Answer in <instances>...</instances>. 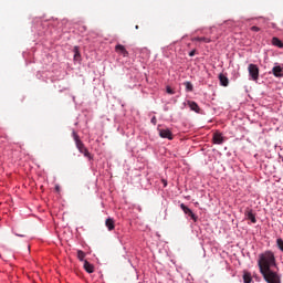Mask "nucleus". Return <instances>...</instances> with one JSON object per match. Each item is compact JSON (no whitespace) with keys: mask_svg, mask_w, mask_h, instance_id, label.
Masks as SVG:
<instances>
[{"mask_svg":"<svg viewBox=\"0 0 283 283\" xmlns=\"http://www.w3.org/2000/svg\"><path fill=\"white\" fill-rule=\"evenodd\" d=\"M275 265H276L275 253H273V251L268 250L259 254V260H258L259 271H266L269 269H273V266Z\"/></svg>","mask_w":283,"mask_h":283,"instance_id":"1","label":"nucleus"},{"mask_svg":"<svg viewBox=\"0 0 283 283\" xmlns=\"http://www.w3.org/2000/svg\"><path fill=\"white\" fill-rule=\"evenodd\" d=\"M260 273L266 283H282V276L272 269L261 270Z\"/></svg>","mask_w":283,"mask_h":283,"instance_id":"2","label":"nucleus"},{"mask_svg":"<svg viewBox=\"0 0 283 283\" xmlns=\"http://www.w3.org/2000/svg\"><path fill=\"white\" fill-rule=\"evenodd\" d=\"M72 135L80 154H83L85 158H92V154H90V150H87V148L85 147V144H83V142L81 140V137H78V134H76V132H73Z\"/></svg>","mask_w":283,"mask_h":283,"instance_id":"3","label":"nucleus"},{"mask_svg":"<svg viewBox=\"0 0 283 283\" xmlns=\"http://www.w3.org/2000/svg\"><path fill=\"white\" fill-rule=\"evenodd\" d=\"M248 72L252 78V81H258L260 78V69L255 64H249Z\"/></svg>","mask_w":283,"mask_h":283,"instance_id":"4","label":"nucleus"},{"mask_svg":"<svg viewBox=\"0 0 283 283\" xmlns=\"http://www.w3.org/2000/svg\"><path fill=\"white\" fill-rule=\"evenodd\" d=\"M180 209L184 211V213H186V216L191 218V220H193V222H198V216H196V213H193V211H191V209H189V207H187L185 203H181Z\"/></svg>","mask_w":283,"mask_h":283,"instance_id":"5","label":"nucleus"},{"mask_svg":"<svg viewBox=\"0 0 283 283\" xmlns=\"http://www.w3.org/2000/svg\"><path fill=\"white\" fill-rule=\"evenodd\" d=\"M244 216L247 220H250L252 222V224H255V222H258V219H255V213H253V210L251 208L245 209Z\"/></svg>","mask_w":283,"mask_h":283,"instance_id":"6","label":"nucleus"},{"mask_svg":"<svg viewBox=\"0 0 283 283\" xmlns=\"http://www.w3.org/2000/svg\"><path fill=\"white\" fill-rule=\"evenodd\" d=\"M214 145H222L224 143V137L222 136V133L216 132L212 137Z\"/></svg>","mask_w":283,"mask_h":283,"instance_id":"7","label":"nucleus"},{"mask_svg":"<svg viewBox=\"0 0 283 283\" xmlns=\"http://www.w3.org/2000/svg\"><path fill=\"white\" fill-rule=\"evenodd\" d=\"M115 52L117 53V54H122V56H129V52L127 51V49H125V45H123V44H117L116 46H115Z\"/></svg>","mask_w":283,"mask_h":283,"instance_id":"8","label":"nucleus"},{"mask_svg":"<svg viewBox=\"0 0 283 283\" xmlns=\"http://www.w3.org/2000/svg\"><path fill=\"white\" fill-rule=\"evenodd\" d=\"M160 138H168V140H174V134L169 129L159 130Z\"/></svg>","mask_w":283,"mask_h":283,"instance_id":"9","label":"nucleus"},{"mask_svg":"<svg viewBox=\"0 0 283 283\" xmlns=\"http://www.w3.org/2000/svg\"><path fill=\"white\" fill-rule=\"evenodd\" d=\"M272 74L276 77V78H282L283 76V69L282 66H274L272 69Z\"/></svg>","mask_w":283,"mask_h":283,"instance_id":"10","label":"nucleus"},{"mask_svg":"<svg viewBox=\"0 0 283 283\" xmlns=\"http://www.w3.org/2000/svg\"><path fill=\"white\" fill-rule=\"evenodd\" d=\"M105 227H107L108 231H114L116 229V224L113 218H107L105 221Z\"/></svg>","mask_w":283,"mask_h":283,"instance_id":"11","label":"nucleus"},{"mask_svg":"<svg viewBox=\"0 0 283 283\" xmlns=\"http://www.w3.org/2000/svg\"><path fill=\"white\" fill-rule=\"evenodd\" d=\"M188 106L192 112H196V114H200V106H198V103L193 101H188Z\"/></svg>","mask_w":283,"mask_h":283,"instance_id":"12","label":"nucleus"},{"mask_svg":"<svg viewBox=\"0 0 283 283\" xmlns=\"http://www.w3.org/2000/svg\"><path fill=\"white\" fill-rule=\"evenodd\" d=\"M219 81H220V85H222L223 87H229L228 76H226L224 74H219Z\"/></svg>","mask_w":283,"mask_h":283,"instance_id":"13","label":"nucleus"},{"mask_svg":"<svg viewBox=\"0 0 283 283\" xmlns=\"http://www.w3.org/2000/svg\"><path fill=\"white\" fill-rule=\"evenodd\" d=\"M191 41H199L200 43H211L213 40H211V38H207V36H197V38H192Z\"/></svg>","mask_w":283,"mask_h":283,"instance_id":"14","label":"nucleus"},{"mask_svg":"<svg viewBox=\"0 0 283 283\" xmlns=\"http://www.w3.org/2000/svg\"><path fill=\"white\" fill-rule=\"evenodd\" d=\"M84 270L86 271V273H94V265L90 263L87 260H85Z\"/></svg>","mask_w":283,"mask_h":283,"instance_id":"15","label":"nucleus"},{"mask_svg":"<svg viewBox=\"0 0 283 283\" xmlns=\"http://www.w3.org/2000/svg\"><path fill=\"white\" fill-rule=\"evenodd\" d=\"M243 282H244V283H251V282H253V279L251 277V273L244 272V274H243Z\"/></svg>","mask_w":283,"mask_h":283,"instance_id":"16","label":"nucleus"},{"mask_svg":"<svg viewBox=\"0 0 283 283\" xmlns=\"http://www.w3.org/2000/svg\"><path fill=\"white\" fill-rule=\"evenodd\" d=\"M272 45H275L276 48H283L282 40H280L277 38H273L272 39Z\"/></svg>","mask_w":283,"mask_h":283,"instance_id":"17","label":"nucleus"},{"mask_svg":"<svg viewBox=\"0 0 283 283\" xmlns=\"http://www.w3.org/2000/svg\"><path fill=\"white\" fill-rule=\"evenodd\" d=\"M184 85L187 92H193V84H191V82H185Z\"/></svg>","mask_w":283,"mask_h":283,"instance_id":"18","label":"nucleus"},{"mask_svg":"<svg viewBox=\"0 0 283 283\" xmlns=\"http://www.w3.org/2000/svg\"><path fill=\"white\" fill-rule=\"evenodd\" d=\"M77 259H78L81 262H84V260H85V252H83V250H78V251H77Z\"/></svg>","mask_w":283,"mask_h":283,"instance_id":"19","label":"nucleus"},{"mask_svg":"<svg viewBox=\"0 0 283 283\" xmlns=\"http://www.w3.org/2000/svg\"><path fill=\"white\" fill-rule=\"evenodd\" d=\"M276 247L280 249L283 253V240L282 238L276 239Z\"/></svg>","mask_w":283,"mask_h":283,"instance_id":"20","label":"nucleus"},{"mask_svg":"<svg viewBox=\"0 0 283 283\" xmlns=\"http://www.w3.org/2000/svg\"><path fill=\"white\" fill-rule=\"evenodd\" d=\"M166 92H167V94H170V95L176 94V92H174V88H171L170 86L166 87Z\"/></svg>","mask_w":283,"mask_h":283,"instance_id":"21","label":"nucleus"},{"mask_svg":"<svg viewBox=\"0 0 283 283\" xmlns=\"http://www.w3.org/2000/svg\"><path fill=\"white\" fill-rule=\"evenodd\" d=\"M252 32H260V27H251Z\"/></svg>","mask_w":283,"mask_h":283,"instance_id":"22","label":"nucleus"},{"mask_svg":"<svg viewBox=\"0 0 283 283\" xmlns=\"http://www.w3.org/2000/svg\"><path fill=\"white\" fill-rule=\"evenodd\" d=\"M189 56H196V50L190 51Z\"/></svg>","mask_w":283,"mask_h":283,"instance_id":"23","label":"nucleus"},{"mask_svg":"<svg viewBox=\"0 0 283 283\" xmlns=\"http://www.w3.org/2000/svg\"><path fill=\"white\" fill-rule=\"evenodd\" d=\"M153 125H156V117H153L151 120Z\"/></svg>","mask_w":283,"mask_h":283,"instance_id":"24","label":"nucleus"},{"mask_svg":"<svg viewBox=\"0 0 283 283\" xmlns=\"http://www.w3.org/2000/svg\"><path fill=\"white\" fill-rule=\"evenodd\" d=\"M55 191H61V187L60 186H55Z\"/></svg>","mask_w":283,"mask_h":283,"instance_id":"25","label":"nucleus"},{"mask_svg":"<svg viewBox=\"0 0 283 283\" xmlns=\"http://www.w3.org/2000/svg\"><path fill=\"white\" fill-rule=\"evenodd\" d=\"M163 182H164V187H166L167 186V180H163Z\"/></svg>","mask_w":283,"mask_h":283,"instance_id":"26","label":"nucleus"},{"mask_svg":"<svg viewBox=\"0 0 283 283\" xmlns=\"http://www.w3.org/2000/svg\"><path fill=\"white\" fill-rule=\"evenodd\" d=\"M224 23H227V25H229V23H231V21H226Z\"/></svg>","mask_w":283,"mask_h":283,"instance_id":"27","label":"nucleus"},{"mask_svg":"<svg viewBox=\"0 0 283 283\" xmlns=\"http://www.w3.org/2000/svg\"><path fill=\"white\" fill-rule=\"evenodd\" d=\"M76 56H80L78 53H75V57H76Z\"/></svg>","mask_w":283,"mask_h":283,"instance_id":"28","label":"nucleus"},{"mask_svg":"<svg viewBox=\"0 0 283 283\" xmlns=\"http://www.w3.org/2000/svg\"><path fill=\"white\" fill-rule=\"evenodd\" d=\"M135 28H136V30H138V25H136Z\"/></svg>","mask_w":283,"mask_h":283,"instance_id":"29","label":"nucleus"}]
</instances>
